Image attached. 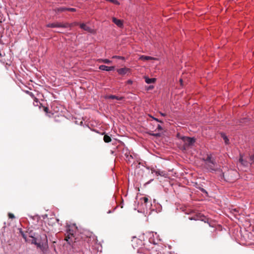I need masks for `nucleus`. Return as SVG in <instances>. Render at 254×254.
Wrapping results in <instances>:
<instances>
[{"label":"nucleus","mask_w":254,"mask_h":254,"mask_svg":"<svg viewBox=\"0 0 254 254\" xmlns=\"http://www.w3.org/2000/svg\"><path fill=\"white\" fill-rule=\"evenodd\" d=\"M153 88V86H150L148 88L149 89H152Z\"/></svg>","instance_id":"42"},{"label":"nucleus","mask_w":254,"mask_h":254,"mask_svg":"<svg viewBox=\"0 0 254 254\" xmlns=\"http://www.w3.org/2000/svg\"><path fill=\"white\" fill-rule=\"evenodd\" d=\"M207 166H208V168H209L210 169L212 170H215V163H213V164H207Z\"/></svg>","instance_id":"20"},{"label":"nucleus","mask_w":254,"mask_h":254,"mask_svg":"<svg viewBox=\"0 0 254 254\" xmlns=\"http://www.w3.org/2000/svg\"><path fill=\"white\" fill-rule=\"evenodd\" d=\"M112 58H117L118 59H122V60H124L125 59L124 57H123L118 56H114L112 57Z\"/></svg>","instance_id":"26"},{"label":"nucleus","mask_w":254,"mask_h":254,"mask_svg":"<svg viewBox=\"0 0 254 254\" xmlns=\"http://www.w3.org/2000/svg\"><path fill=\"white\" fill-rule=\"evenodd\" d=\"M99 68L102 70H105V71H111L114 69L115 67L114 66H107L105 65H101L99 66Z\"/></svg>","instance_id":"7"},{"label":"nucleus","mask_w":254,"mask_h":254,"mask_svg":"<svg viewBox=\"0 0 254 254\" xmlns=\"http://www.w3.org/2000/svg\"><path fill=\"white\" fill-rule=\"evenodd\" d=\"M80 27L88 32L92 33L93 32V30L92 28H91L84 23L80 24Z\"/></svg>","instance_id":"3"},{"label":"nucleus","mask_w":254,"mask_h":254,"mask_svg":"<svg viewBox=\"0 0 254 254\" xmlns=\"http://www.w3.org/2000/svg\"><path fill=\"white\" fill-rule=\"evenodd\" d=\"M200 190L202 192H204V193H207V191H206L205 190H204V189L203 188H201L200 189Z\"/></svg>","instance_id":"33"},{"label":"nucleus","mask_w":254,"mask_h":254,"mask_svg":"<svg viewBox=\"0 0 254 254\" xmlns=\"http://www.w3.org/2000/svg\"><path fill=\"white\" fill-rule=\"evenodd\" d=\"M157 129L158 130H162V127H161V126L160 125H158V126H157Z\"/></svg>","instance_id":"32"},{"label":"nucleus","mask_w":254,"mask_h":254,"mask_svg":"<svg viewBox=\"0 0 254 254\" xmlns=\"http://www.w3.org/2000/svg\"><path fill=\"white\" fill-rule=\"evenodd\" d=\"M59 221V220L58 219H56L55 218H48V224L49 225H54V224H55L56 223L58 222Z\"/></svg>","instance_id":"9"},{"label":"nucleus","mask_w":254,"mask_h":254,"mask_svg":"<svg viewBox=\"0 0 254 254\" xmlns=\"http://www.w3.org/2000/svg\"><path fill=\"white\" fill-rule=\"evenodd\" d=\"M107 99H117L118 100H122L124 99L123 97H119L116 95H110L106 97Z\"/></svg>","instance_id":"12"},{"label":"nucleus","mask_w":254,"mask_h":254,"mask_svg":"<svg viewBox=\"0 0 254 254\" xmlns=\"http://www.w3.org/2000/svg\"><path fill=\"white\" fill-rule=\"evenodd\" d=\"M8 217H9V218L13 219V218H15V216H14V214H12V213H8Z\"/></svg>","instance_id":"28"},{"label":"nucleus","mask_w":254,"mask_h":254,"mask_svg":"<svg viewBox=\"0 0 254 254\" xmlns=\"http://www.w3.org/2000/svg\"><path fill=\"white\" fill-rule=\"evenodd\" d=\"M145 82L147 84H150L152 83H154L156 81V78H149L148 77H145Z\"/></svg>","instance_id":"14"},{"label":"nucleus","mask_w":254,"mask_h":254,"mask_svg":"<svg viewBox=\"0 0 254 254\" xmlns=\"http://www.w3.org/2000/svg\"><path fill=\"white\" fill-rule=\"evenodd\" d=\"M184 142L183 148L185 150L187 149L190 146L192 145L195 142V139L189 137L183 136L182 138Z\"/></svg>","instance_id":"2"},{"label":"nucleus","mask_w":254,"mask_h":254,"mask_svg":"<svg viewBox=\"0 0 254 254\" xmlns=\"http://www.w3.org/2000/svg\"><path fill=\"white\" fill-rule=\"evenodd\" d=\"M129 69L128 68L124 67V68H121L118 69L117 70V71L119 73V74H120L121 75H124V74H126L127 72V71H129Z\"/></svg>","instance_id":"8"},{"label":"nucleus","mask_w":254,"mask_h":254,"mask_svg":"<svg viewBox=\"0 0 254 254\" xmlns=\"http://www.w3.org/2000/svg\"><path fill=\"white\" fill-rule=\"evenodd\" d=\"M88 235H87V237H89V238H90L91 236H92V234L90 233H88Z\"/></svg>","instance_id":"39"},{"label":"nucleus","mask_w":254,"mask_h":254,"mask_svg":"<svg viewBox=\"0 0 254 254\" xmlns=\"http://www.w3.org/2000/svg\"><path fill=\"white\" fill-rule=\"evenodd\" d=\"M140 59L142 61H148L154 59V58L149 56H142L140 57Z\"/></svg>","instance_id":"15"},{"label":"nucleus","mask_w":254,"mask_h":254,"mask_svg":"<svg viewBox=\"0 0 254 254\" xmlns=\"http://www.w3.org/2000/svg\"><path fill=\"white\" fill-rule=\"evenodd\" d=\"M113 22L116 24L118 27H122L123 26V21L121 20L118 19L115 17L112 18Z\"/></svg>","instance_id":"6"},{"label":"nucleus","mask_w":254,"mask_h":254,"mask_svg":"<svg viewBox=\"0 0 254 254\" xmlns=\"http://www.w3.org/2000/svg\"><path fill=\"white\" fill-rule=\"evenodd\" d=\"M137 242V243H138H138H142V242H141V241L140 240L137 239L136 237H134V238H133V239L132 240V245L133 247H137V246L134 245L133 244V243H134V242Z\"/></svg>","instance_id":"18"},{"label":"nucleus","mask_w":254,"mask_h":254,"mask_svg":"<svg viewBox=\"0 0 254 254\" xmlns=\"http://www.w3.org/2000/svg\"><path fill=\"white\" fill-rule=\"evenodd\" d=\"M111 211L110 210H109V211L108 212V213H111Z\"/></svg>","instance_id":"44"},{"label":"nucleus","mask_w":254,"mask_h":254,"mask_svg":"<svg viewBox=\"0 0 254 254\" xmlns=\"http://www.w3.org/2000/svg\"><path fill=\"white\" fill-rule=\"evenodd\" d=\"M32 243L36 244L35 239H33L32 242Z\"/></svg>","instance_id":"40"},{"label":"nucleus","mask_w":254,"mask_h":254,"mask_svg":"<svg viewBox=\"0 0 254 254\" xmlns=\"http://www.w3.org/2000/svg\"><path fill=\"white\" fill-rule=\"evenodd\" d=\"M248 162L247 161L244 160L243 159L242 156H240L239 161L238 162V165H239V166H243L246 167L248 166Z\"/></svg>","instance_id":"4"},{"label":"nucleus","mask_w":254,"mask_h":254,"mask_svg":"<svg viewBox=\"0 0 254 254\" xmlns=\"http://www.w3.org/2000/svg\"><path fill=\"white\" fill-rule=\"evenodd\" d=\"M152 173H155V175L157 176H165L166 175V173L165 171H160L159 170H155L151 169Z\"/></svg>","instance_id":"5"},{"label":"nucleus","mask_w":254,"mask_h":254,"mask_svg":"<svg viewBox=\"0 0 254 254\" xmlns=\"http://www.w3.org/2000/svg\"><path fill=\"white\" fill-rule=\"evenodd\" d=\"M66 10L69 11L71 12H75L76 11V9L74 8H66Z\"/></svg>","instance_id":"25"},{"label":"nucleus","mask_w":254,"mask_h":254,"mask_svg":"<svg viewBox=\"0 0 254 254\" xmlns=\"http://www.w3.org/2000/svg\"><path fill=\"white\" fill-rule=\"evenodd\" d=\"M78 25V23H72V24H69L68 23H61V27H62V28H67V27H71L73 25Z\"/></svg>","instance_id":"11"},{"label":"nucleus","mask_w":254,"mask_h":254,"mask_svg":"<svg viewBox=\"0 0 254 254\" xmlns=\"http://www.w3.org/2000/svg\"><path fill=\"white\" fill-rule=\"evenodd\" d=\"M33 99H34V102H36L37 103H38V102H39L38 99L36 97H34Z\"/></svg>","instance_id":"34"},{"label":"nucleus","mask_w":254,"mask_h":254,"mask_svg":"<svg viewBox=\"0 0 254 254\" xmlns=\"http://www.w3.org/2000/svg\"><path fill=\"white\" fill-rule=\"evenodd\" d=\"M212 159V157L211 156H207L206 159L205 160V164H208L209 161H211V160Z\"/></svg>","instance_id":"22"},{"label":"nucleus","mask_w":254,"mask_h":254,"mask_svg":"<svg viewBox=\"0 0 254 254\" xmlns=\"http://www.w3.org/2000/svg\"><path fill=\"white\" fill-rule=\"evenodd\" d=\"M251 160L254 162V154L251 157Z\"/></svg>","instance_id":"35"},{"label":"nucleus","mask_w":254,"mask_h":254,"mask_svg":"<svg viewBox=\"0 0 254 254\" xmlns=\"http://www.w3.org/2000/svg\"><path fill=\"white\" fill-rule=\"evenodd\" d=\"M180 82L181 83V84L182 85V84H183V79H180Z\"/></svg>","instance_id":"41"},{"label":"nucleus","mask_w":254,"mask_h":254,"mask_svg":"<svg viewBox=\"0 0 254 254\" xmlns=\"http://www.w3.org/2000/svg\"><path fill=\"white\" fill-rule=\"evenodd\" d=\"M140 200H141L142 201H143V202L146 204L148 202V199L146 197H143L140 198Z\"/></svg>","instance_id":"23"},{"label":"nucleus","mask_w":254,"mask_h":254,"mask_svg":"<svg viewBox=\"0 0 254 254\" xmlns=\"http://www.w3.org/2000/svg\"><path fill=\"white\" fill-rule=\"evenodd\" d=\"M44 111H45L46 113H48V111H49V109H48V107H44Z\"/></svg>","instance_id":"31"},{"label":"nucleus","mask_w":254,"mask_h":254,"mask_svg":"<svg viewBox=\"0 0 254 254\" xmlns=\"http://www.w3.org/2000/svg\"><path fill=\"white\" fill-rule=\"evenodd\" d=\"M153 119L158 122H161L162 123V122L161 121H159L158 119H156V118H153Z\"/></svg>","instance_id":"38"},{"label":"nucleus","mask_w":254,"mask_h":254,"mask_svg":"<svg viewBox=\"0 0 254 254\" xmlns=\"http://www.w3.org/2000/svg\"><path fill=\"white\" fill-rule=\"evenodd\" d=\"M99 62L100 63L102 62L105 64H110L111 63V61L108 59H100L99 60Z\"/></svg>","instance_id":"19"},{"label":"nucleus","mask_w":254,"mask_h":254,"mask_svg":"<svg viewBox=\"0 0 254 254\" xmlns=\"http://www.w3.org/2000/svg\"><path fill=\"white\" fill-rule=\"evenodd\" d=\"M211 161H209V164H213V163H215V160L212 158L211 160Z\"/></svg>","instance_id":"29"},{"label":"nucleus","mask_w":254,"mask_h":254,"mask_svg":"<svg viewBox=\"0 0 254 254\" xmlns=\"http://www.w3.org/2000/svg\"><path fill=\"white\" fill-rule=\"evenodd\" d=\"M29 95H30V96H31L32 98H34V97H35L34 96V94H33V93H32V92H29Z\"/></svg>","instance_id":"37"},{"label":"nucleus","mask_w":254,"mask_h":254,"mask_svg":"<svg viewBox=\"0 0 254 254\" xmlns=\"http://www.w3.org/2000/svg\"><path fill=\"white\" fill-rule=\"evenodd\" d=\"M60 22H54L52 23H49L47 25V27L51 28L61 27Z\"/></svg>","instance_id":"10"},{"label":"nucleus","mask_w":254,"mask_h":254,"mask_svg":"<svg viewBox=\"0 0 254 254\" xmlns=\"http://www.w3.org/2000/svg\"><path fill=\"white\" fill-rule=\"evenodd\" d=\"M238 173L235 170H229L223 174L225 180L229 182H234L237 178Z\"/></svg>","instance_id":"1"},{"label":"nucleus","mask_w":254,"mask_h":254,"mask_svg":"<svg viewBox=\"0 0 254 254\" xmlns=\"http://www.w3.org/2000/svg\"><path fill=\"white\" fill-rule=\"evenodd\" d=\"M222 137H223V139L224 140L225 143L227 144H229V139L227 138V137L224 134H222Z\"/></svg>","instance_id":"21"},{"label":"nucleus","mask_w":254,"mask_h":254,"mask_svg":"<svg viewBox=\"0 0 254 254\" xmlns=\"http://www.w3.org/2000/svg\"><path fill=\"white\" fill-rule=\"evenodd\" d=\"M54 11L56 12H62L64 11H66V7H59V8H56L54 9Z\"/></svg>","instance_id":"17"},{"label":"nucleus","mask_w":254,"mask_h":254,"mask_svg":"<svg viewBox=\"0 0 254 254\" xmlns=\"http://www.w3.org/2000/svg\"><path fill=\"white\" fill-rule=\"evenodd\" d=\"M104 141L106 143L110 142L112 140L111 138L108 135H105L103 138Z\"/></svg>","instance_id":"16"},{"label":"nucleus","mask_w":254,"mask_h":254,"mask_svg":"<svg viewBox=\"0 0 254 254\" xmlns=\"http://www.w3.org/2000/svg\"><path fill=\"white\" fill-rule=\"evenodd\" d=\"M72 234H68L67 236H65L64 240L68 242V244H70L71 242L72 241L71 239L73 237Z\"/></svg>","instance_id":"13"},{"label":"nucleus","mask_w":254,"mask_h":254,"mask_svg":"<svg viewBox=\"0 0 254 254\" xmlns=\"http://www.w3.org/2000/svg\"><path fill=\"white\" fill-rule=\"evenodd\" d=\"M127 84H131L132 83V81L131 80H128L127 82Z\"/></svg>","instance_id":"36"},{"label":"nucleus","mask_w":254,"mask_h":254,"mask_svg":"<svg viewBox=\"0 0 254 254\" xmlns=\"http://www.w3.org/2000/svg\"><path fill=\"white\" fill-rule=\"evenodd\" d=\"M20 233H21V235L23 237V238L25 240H26V236L21 231H20Z\"/></svg>","instance_id":"30"},{"label":"nucleus","mask_w":254,"mask_h":254,"mask_svg":"<svg viewBox=\"0 0 254 254\" xmlns=\"http://www.w3.org/2000/svg\"><path fill=\"white\" fill-rule=\"evenodd\" d=\"M161 115L162 116H165V114H163V113H161Z\"/></svg>","instance_id":"43"},{"label":"nucleus","mask_w":254,"mask_h":254,"mask_svg":"<svg viewBox=\"0 0 254 254\" xmlns=\"http://www.w3.org/2000/svg\"><path fill=\"white\" fill-rule=\"evenodd\" d=\"M149 134L150 135H152V136H156V137H159L161 135L160 133H152V132H149Z\"/></svg>","instance_id":"24"},{"label":"nucleus","mask_w":254,"mask_h":254,"mask_svg":"<svg viewBox=\"0 0 254 254\" xmlns=\"http://www.w3.org/2000/svg\"><path fill=\"white\" fill-rule=\"evenodd\" d=\"M149 254H161L156 250H153Z\"/></svg>","instance_id":"27"}]
</instances>
